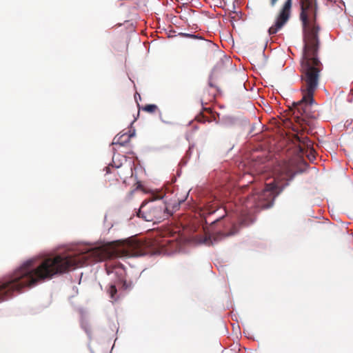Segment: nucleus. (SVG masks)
<instances>
[{
    "mask_svg": "<svg viewBox=\"0 0 353 353\" xmlns=\"http://www.w3.org/2000/svg\"><path fill=\"white\" fill-rule=\"evenodd\" d=\"M300 20L303 33V51L300 61L301 100L293 102L291 110L297 121L316 119L318 113L313 110L314 94L318 88L322 64L318 58L320 26L316 20L317 6L315 0H300Z\"/></svg>",
    "mask_w": 353,
    "mask_h": 353,
    "instance_id": "1",
    "label": "nucleus"
},
{
    "mask_svg": "<svg viewBox=\"0 0 353 353\" xmlns=\"http://www.w3.org/2000/svg\"><path fill=\"white\" fill-rule=\"evenodd\" d=\"M276 186L270 183L260 192H254L246 198L242 203V209L239 223H234L229 217H225L226 210L220 208L217 202H208L201 215L203 216L205 223H210L212 230H216L208 239L216 242L221 239L237 234L241 227L252 224L254 220V213L263 209L270 208L275 197Z\"/></svg>",
    "mask_w": 353,
    "mask_h": 353,
    "instance_id": "2",
    "label": "nucleus"
},
{
    "mask_svg": "<svg viewBox=\"0 0 353 353\" xmlns=\"http://www.w3.org/2000/svg\"><path fill=\"white\" fill-rule=\"evenodd\" d=\"M164 195L152 194L151 199L143 202L138 212V216L144 219L146 221L159 223L168 219L171 212L168 210L166 203L163 201Z\"/></svg>",
    "mask_w": 353,
    "mask_h": 353,
    "instance_id": "3",
    "label": "nucleus"
},
{
    "mask_svg": "<svg viewBox=\"0 0 353 353\" xmlns=\"http://www.w3.org/2000/svg\"><path fill=\"white\" fill-rule=\"evenodd\" d=\"M23 289V264L11 274L0 280V303L11 298Z\"/></svg>",
    "mask_w": 353,
    "mask_h": 353,
    "instance_id": "4",
    "label": "nucleus"
},
{
    "mask_svg": "<svg viewBox=\"0 0 353 353\" xmlns=\"http://www.w3.org/2000/svg\"><path fill=\"white\" fill-rule=\"evenodd\" d=\"M279 0H270L272 6H274ZM292 0H285L281 6L276 17L274 23L269 28L268 32L274 34L278 32L288 21L291 15Z\"/></svg>",
    "mask_w": 353,
    "mask_h": 353,
    "instance_id": "5",
    "label": "nucleus"
},
{
    "mask_svg": "<svg viewBox=\"0 0 353 353\" xmlns=\"http://www.w3.org/2000/svg\"><path fill=\"white\" fill-rule=\"evenodd\" d=\"M277 173L274 181L278 180H291L294 176L293 170L290 168L289 163H283L282 165H279V168L275 170Z\"/></svg>",
    "mask_w": 353,
    "mask_h": 353,
    "instance_id": "6",
    "label": "nucleus"
},
{
    "mask_svg": "<svg viewBox=\"0 0 353 353\" xmlns=\"http://www.w3.org/2000/svg\"><path fill=\"white\" fill-rule=\"evenodd\" d=\"M265 159L263 157H253L248 166L253 173L260 174L263 172L265 167L263 165Z\"/></svg>",
    "mask_w": 353,
    "mask_h": 353,
    "instance_id": "7",
    "label": "nucleus"
},
{
    "mask_svg": "<svg viewBox=\"0 0 353 353\" xmlns=\"http://www.w3.org/2000/svg\"><path fill=\"white\" fill-rule=\"evenodd\" d=\"M134 136V133H123L121 135H117L114 139V144H119L120 145H125L130 141L132 137Z\"/></svg>",
    "mask_w": 353,
    "mask_h": 353,
    "instance_id": "8",
    "label": "nucleus"
},
{
    "mask_svg": "<svg viewBox=\"0 0 353 353\" xmlns=\"http://www.w3.org/2000/svg\"><path fill=\"white\" fill-rule=\"evenodd\" d=\"M158 110L157 105L154 104H148L142 108V110L148 113H154Z\"/></svg>",
    "mask_w": 353,
    "mask_h": 353,
    "instance_id": "9",
    "label": "nucleus"
},
{
    "mask_svg": "<svg viewBox=\"0 0 353 353\" xmlns=\"http://www.w3.org/2000/svg\"><path fill=\"white\" fill-rule=\"evenodd\" d=\"M108 292L112 300H117V297L116 296V295L117 293V289L114 285L111 284L109 286L108 289Z\"/></svg>",
    "mask_w": 353,
    "mask_h": 353,
    "instance_id": "10",
    "label": "nucleus"
},
{
    "mask_svg": "<svg viewBox=\"0 0 353 353\" xmlns=\"http://www.w3.org/2000/svg\"><path fill=\"white\" fill-rule=\"evenodd\" d=\"M298 139L299 142L302 143L307 148H311L312 145V141L307 137L302 138V140H301L299 138H298Z\"/></svg>",
    "mask_w": 353,
    "mask_h": 353,
    "instance_id": "11",
    "label": "nucleus"
},
{
    "mask_svg": "<svg viewBox=\"0 0 353 353\" xmlns=\"http://www.w3.org/2000/svg\"><path fill=\"white\" fill-rule=\"evenodd\" d=\"M209 86L214 90L212 92V98H214L219 90L217 88H216L211 81L209 82Z\"/></svg>",
    "mask_w": 353,
    "mask_h": 353,
    "instance_id": "12",
    "label": "nucleus"
},
{
    "mask_svg": "<svg viewBox=\"0 0 353 353\" xmlns=\"http://www.w3.org/2000/svg\"><path fill=\"white\" fill-rule=\"evenodd\" d=\"M181 34L183 37H188V38H197V39H202L201 37H198L195 34H187V33H181Z\"/></svg>",
    "mask_w": 353,
    "mask_h": 353,
    "instance_id": "13",
    "label": "nucleus"
},
{
    "mask_svg": "<svg viewBox=\"0 0 353 353\" xmlns=\"http://www.w3.org/2000/svg\"><path fill=\"white\" fill-rule=\"evenodd\" d=\"M111 169H113V171H114H114H116V169H114V165H109L108 166H106V167L105 168V172H106V173H107V174L112 172L110 170Z\"/></svg>",
    "mask_w": 353,
    "mask_h": 353,
    "instance_id": "14",
    "label": "nucleus"
},
{
    "mask_svg": "<svg viewBox=\"0 0 353 353\" xmlns=\"http://www.w3.org/2000/svg\"><path fill=\"white\" fill-rule=\"evenodd\" d=\"M198 120L199 122H203V123H205L206 121L205 120H204V116H201V117H199L198 119Z\"/></svg>",
    "mask_w": 353,
    "mask_h": 353,
    "instance_id": "15",
    "label": "nucleus"
},
{
    "mask_svg": "<svg viewBox=\"0 0 353 353\" xmlns=\"http://www.w3.org/2000/svg\"><path fill=\"white\" fill-rule=\"evenodd\" d=\"M208 241V240L205 238V239L203 240V242H204V243H207Z\"/></svg>",
    "mask_w": 353,
    "mask_h": 353,
    "instance_id": "16",
    "label": "nucleus"
},
{
    "mask_svg": "<svg viewBox=\"0 0 353 353\" xmlns=\"http://www.w3.org/2000/svg\"><path fill=\"white\" fill-rule=\"evenodd\" d=\"M123 287H125V288H127L125 281H124L123 283Z\"/></svg>",
    "mask_w": 353,
    "mask_h": 353,
    "instance_id": "17",
    "label": "nucleus"
},
{
    "mask_svg": "<svg viewBox=\"0 0 353 353\" xmlns=\"http://www.w3.org/2000/svg\"><path fill=\"white\" fill-rule=\"evenodd\" d=\"M120 166L119 165H116L115 168H119Z\"/></svg>",
    "mask_w": 353,
    "mask_h": 353,
    "instance_id": "18",
    "label": "nucleus"
}]
</instances>
